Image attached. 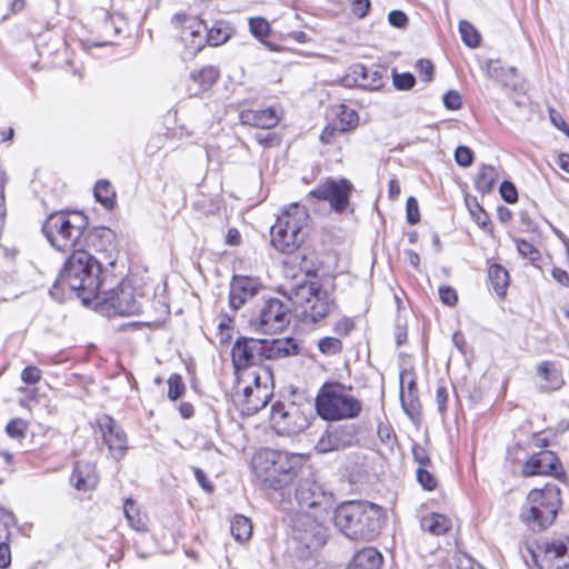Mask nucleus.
Returning <instances> with one entry per match:
<instances>
[{
  "label": "nucleus",
  "mask_w": 569,
  "mask_h": 569,
  "mask_svg": "<svg viewBox=\"0 0 569 569\" xmlns=\"http://www.w3.org/2000/svg\"><path fill=\"white\" fill-rule=\"evenodd\" d=\"M104 262L84 249L73 250L63 264L54 289L68 288L84 305L93 301L104 284Z\"/></svg>",
  "instance_id": "obj_1"
},
{
  "label": "nucleus",
  "mask_w": 569,
  "mask_h": 569,
  "mask_svg": "<svg viewBox=\"0 0 569 569\" xmlns=\"http://www.w3.org/2000/svg\"><path fill=\"white\" fill-rule=\"evenodd\" d=\"M383 509L372 502L350 500L333 512L337 529L350 540L371 541L381 531Z\"/></svg>",
  "instance_id": "obj_2"
},
{
  "label": "nucleus",
  "mask_w": 569,
  "mask_h": 569,
  "mask_svg": "<svg viewBox=\"0 0 569 569\" xmlns=\"http://www.w3.org/2000/svg\"><path fill=\"white\" fill-rule=\"evenodd\" d=\"M252 467L261 483L274 491L290 486L302 467V457L286 451L263 449L252 459Z\"/></svg>",
  "instance_id": "obj_3"
},
{
  "label": "nucleus",
  "mask_w": 569,
  "mask_h": 569,
  "mask_svg": "<svg viewBox=\"0 0 569 569\" xmlns=\"http://www.w3.org/2000/svg\"><path fill=\"white\" fill-rule=\"evenodd\" d=\"M309 219L306 207L299 203L286 207L271 227L272 246L283 253L295 252L309 233Z\"/></svg>",
  "instance_id": "obj_4"
},
{
  "label": "nucleus",
  "mask_w": 569,
  "mask_h": 569,
  "mask_svg": "<svg viewBox=\"0 0 569 569\" xmlns=\"http://www.w3.org/2000/svg\"><path fill=\"white\" fill-rule=\"evenodd\" d=\"M88 219L81 212H56L50 214L42 231L50 244L59 251L72 252L83 242Z\"/></svg>",
  "instance_id": "obj_5"
},
{
  "label": "nucleus",
  "mask_w": 569,
  "mask_h": 569,
  "mask_svg": "<svg viewBox=\"0 0 569 569\" xmlns=\"http://www.w3.org/2000/svg\"><path fill=\"white\" fill-rule=\"evenodd\" d=\"M561 505L560 489L556 483L532 489L521 511V520L532 530H542L556 519Z\"/></svg>",
  "instance_id": "obj_6"
},
{
  "label": "nucleus",
  "mask_w": 569,
  "mask_h": 569,
  "mask_svg": "<svg viewBox=\"0 0 569 569\" xmlns=\"http://www.w3.org/2000/svg\"><path fill=\"white\" fill-rule=\"evenodd\" d=\"M316 408L326 420H342L358 417L362 405L351 395L350 388L341 383H326L317 396Z\"/></svg>",
  "instance_id": "obj_7"
},
{
  "label": "nucleus",
  "mask_w": 569,
  "mask_h": 569,
  "mask_svg": "<svg viewBox=\"0 0 569 569\" xmlns=\"http://www.w3.org/2000/svg\"><path fill=\"white\" fill-rule=\"evenodd\" d=\"M289 299L303 309L306 317L317 322L325 318L333 308L335 301L327 291L315 282H303L290 289Z\"/></svg>",
  "instance_id": "obj_8"
},
{
  "label": "nucleus",
  "mask_w": 569,
  "mask_h": 569,
  "mask_svg": "<svg viewBox=\"0 0 569 569\" xmlns=\"http://www.w3.org/2000/svg\"><path fill=\"white\" fill-rule=\"evenodd\" d=\"M106 283L93 298L104 310L119 316H133L141 311V296L127 280H122L116 288L106 289Z\"/></svg>",
  "instance_id": "obj_9"
},
{
  "label": "nucleus",
  "mask_w": 569,
  "mask_h": 569,
  "mask_svg": "<svg viewBox=\"0 0 569 569\" xmlns=\"http://www.w3.org/2000/svg\"><path fill=\"white\" fill-rule=\"evenodd\" d=\"M246 375L250 382L243 387L242 392L237 397L242 412L253 415L264 408L272 396L269 386L271 373L269 370L262 369L261 372L249 370Z\"/></svg>",
  "instance_id": "obj_10"
},
{
  "label": "nucleus",
  "mask_w": 569,
  "mask_h": 569,
  "mask_svg": "<svg viewBox=\"0 0 569 569\" xmlns=\"http://www.w3.org/2000/svg\"><path fill=\"white\" fill-rule=\"evenodd\" d=\"M323 512H301L293 519V537L307 549L316 551L327 541V528L323 525Z\"/></svg>",
  "instance_id": "obj_11"
},
{
  "label": "nucleus",
  "mask_w": 569,
  "mask_h": 569,
  "mask_svg": "<svg viewBox=\"0 0 569 569\" xmlns=\"http://www.w3.org/2000/svg\"><path fill=\"white\" fill-rule=\"evenodd\" d=\"M539 569H569V538L560 537L541 542L532 551Z\"/></svg>",
  "instance_id": "obj_12"
},
{
  "label": "nucleus",
  "mask_w": 569,
  "mask_h": 569,
  "mask_svg": "<svg viewBox=\"0 0 569 569\" xmlns=\"http://www.w3.org/2000/svg\"><path fill=\"white\" fill-rule=\"evenodd\" d=\"M116 234L107 227H94L86 231L80 249L88 250L104 262V267H114L117 261Z\"/></svg>",
  "instance_id": "obj_13"
},
{
  "label": "nucleus",
  "mask_w": 569,
  "mask_h": 569,
  "mask_svg": "<svg viewBox=\"0 0 569 569\" xmlns=\"http://www.w3.org/2000/svg\"><path fill=\"white\" fill-rule=\"evenodd\" d=\"M172 23L180 29V40L190 56L197 54L207 44L204 33L207 24L198 17L177 13L172 17Z\"/></svg>",
  "instance_id": "obj_14"
},
{
  "label": "nucleus",
  "mask_w": 569,
  "mask_h": 569,
  "mask_svg": "<svg viewBox=\"0 0 569 569\" xmlns=\"http://www.w3.org/2000/svg\"><path fill=\"white\" fill-rule=\"evenodd\" d=\"M353 186L347 179H327L323 183L310 191L309 196L318 200L328 201L336 212H343L349 206V198Z\"/></svg>",
  "instance_id": "obj_15"
},
{
  "label": "nucleus",
  "mask_w": 569,
  "mask_h": 569,
  "mask_svg": "<svg viewBox=\"0 0 569 569\" xmlns=\"http://www.w3.org/2000/svg\"><path fill=\"white\" fill-rule=\"evenodd\" d=\"M358 442V428L355 425H339L329 428L318 440L316 450L327 453L343 450Z\"/></svg>",
  "instance_id": "obj_16"
},
{
  "label": "nucleus",
  "mask_w": 569,
  "mask_h": 569,
  "mask_svg": "<svg viewBox=\"0 0 569 569\" xmlns=\"http://www.w3.org/2000/svg\"><path fill=\"white\" fill-rule=\"evenodd\" d=\"M271 421L279 433L287 436L300 433L309 426L307 416L295 406H273Z\"/></svg>",
  "instance_id": "obj_17"
},
{
  "label": "nucleus",
  "mask_w": 569,
  "mask_h": 569,
  "mask_svg": "<svg viewBox=\"0 0 569 569\" xmlns=\"http://www.w3.org/2000/svg\"><path fill=\"white\" fill-rule=\"evenodd\" d=\"M290 309L278 298L268 299L259 313L258 328L264 333H277L290 321Z\"/></svg>",
  "instance_id": "obj_18"
},
{
  "label": "nucleus",
  "mask_w": 569,
  "mask_h": 569,
  "mask_svg": "<svg viewBox=\"0 0 569 569\" xmlns=\"http://www.w3.org/2000/svg\"><path fill=\"white\" fill-rule=\"evenodd\" d=\"M296 499L301 508L316 509L317 512H327L331 505V495H327L322 487L312 479H303L296 489Z\"/></svg>",
  "instance_id": "obj_19"
},
{
  "label": "nucleus",
  "mask_w": 569,
  "mask_h": 569,
  "mask_svg": "<svg viewBox=\"0 0 569 569\" xmlns=\"http://www.w3.org/2000/svg\"><path fill=\"white\" fill-rule=\"evenodd\" d=\"M98 425L111 456L116 460L123 458L128 450V440L122 428L110 416L101 417Z\"/></svg>",
  "instance_id": "obj_20"
},
{
  "label": "nucleus",
  "mask_w": 569,
  "mask_h": 569,
  "mask_svg": "<svg viewBox=\"0 0 569 569\" xmlns=\"http://www.w3.org/2000/svg\"><path fill=\"white\" fill-rule=\"evenodd\" d=\"M262 284L258 278L233 276L230 282L229 301L234 310L240 309L247 301L258 295Z\"/></svg>",
  "instance_id": "obj_21"
},
{
  "label": "nucleus",
  "mask_w": 569,
  "mask_h": 569,
  "mask_svg": "<svg viewBox=\"0 0 569 569\" xmlns=\"http://www.w3.org/2000/svg\"><path fill=\"white\" fill-rule=\"evenodd\" d=\"M522 473L525 476L549 475L559 477L562 473V467L552 451L543 450L532 455L526 461Z\"/></svg>",
  "instance_id": "obj_22"
},
{
  "label": "nucleus",
  "mask_w": 569,
  "mask_h": 569,
  "mask_svg": "<svg viewBox=\"0 0 569 569\" xmlns=\"http://www.w3.org/2000/svg\"><path fill=\"white\" fill-rule=\"evenodd\" d=\"M260 342L254 338H239L232 347V362L236 370L260 363Z\"/></svg>",
  "instance_id": "obj_23"
},
{
  "label": "nucleus",
  "mask_w": 569,
  "mask_h": 569,
  "mask_svg": "<svg viewBox=\"0 0 569 569\" xmlns=\"http://www.w3.org/2000/svg\"><path fill=\"white\" fill-rule=\"evenodd\" d=\"M260 363L263 360L282 359L299 353V346L293 338L259 339Z\"/></svg>",
  "instance_id": "obj_24"
},
{
  "label": "nucleus",
  "mask_w": 569,
  "mask_h": 569,
  "mask_svg": "<svg viewBox=\"0 0 569 569\" xmlns=\"http://www.w3.org/2000/svg\"><path fill=\"white\" fill-rule=\"evenodd\" d=\"M239 120L243 126L271 129L278 124L280 119L274 109L267 108L262 110H242L239 113Z\"/></svg>",
  "instance_id": "obj_25"
},
{
  "label": "nucleus",
  "mask_w": 569,
  "mask_h": 569,
  "mask_svg": "<svg viewBox=\"0 0 569 569\" xmlns=\"http://www.w3.org/2000/svg\"><path fill=\"white\" fill-rule=\"evenodd\" d=\"M70 481L79 491H89L94 489L99 481L96 467L90 462H77Z\"/></svg>",
  "instance_id": "obj_26"
},
{
  "label": "nucleus",
  "mask_w": 569,
  "mask_h": 569,
  "mask_svg": "<svg viewBox=\"0 0 569 569\" xmlns=\"http://www.w3.org/2000/svg\"><path fill=\"white\" fill-rule=\"evenodd\" d=\"M355 81L359 87L368 90H378L383 86V71L357 64L353 68Z\"/></svg>",
  "instance_id": "obj_27"
},
{
  "label": "nucleus",
  "mask_w": 569,
  "mask_h": 569,
  "mask_svg": "<svg viewBox=\"0 0 569 569\" xmlns=\"http://www.w3.org/2000/svg\"><path fill=\"white\" fill-rule=\"evenodd\" d=\"M382 555L373 547L359 550L348 565V569H381Z\"/></svg>",
  "instance_id": "obj_28"
},
{
  "label": "nucleus",
  "mask_w": 569,
  "mask_h": 569,
  "mask_svg": "<svg viewBox=\"0 0 569 569\" xmlns=\"http://www.w3.org/2000/svg\"><path fill=\"white\" fill-rule=\"evenodd\" d=\"M538 375L546 381L543 388L546 390H557L561 387L562 372L555 362L543 361L538 366Z\"/></svg>",
  "instance_id": "obj_29"
},
{
  "label": "nucleus",
  "mask_w": 569,
  "mask_h": 569,
  "mask_svg": "<svg viewBox=\"0 0 569 569\" xmlns=\"http://www.w3.org/2000/svg\"><path fill=\"white\" fill-rule=\"evenodd\" d=\"M232 36V28L224 21L216 22L210 29L207 28L204 39L207 44L217 47L226 43Z\"/></svg>",
  "instance_id": "obj_30"
},
{
  "label": "nucleus",
  "mask_w": 569,
  "mask_h": 569,
  "mask_svg": "<svg viewBox=\"0 0 569 569\" xmlns=\"http://www.w3.org/2000/svg\"><path fill=\"white\" fill-rule=\"evenodd\" d=\"M421 528L432 535L440 536L450 530L451 520L443 515L431 513L422 518Z\"/></svg>",
  "instance_id": "obj_31"
},
{
  "label": "nucleus",
  "mask_w": 569,
  "mask_h": 569,
  "mask_svg": "<svg viewBox=\"0 0 569 569\" xmlns=\"http://www.w3.org/2000/svg\"><path fill=\"white\" fill-rule=\"evenodd\" d=\"M400 400L403 410L410 418L413 419L416 416L419 415L420 403L413 381L409 382L407 392L401 386Z\"/></svg>",
  "instance_id": "obj_32"
},
{
  "label": "nucleus",
  "mask_w": 569,
  "mask_h": 569,
  "mask_svg": "<svg viewBox=\"0 0 569 569\" xmlns=\"http://www.w3.org/2000/svg\"><path fill=\"white\" fill-rule=\"evenodd\" d=\"M335 122L340 127V132H347L355 129L359 123L358 113L346 104H340L337 111Z\"/></svg>",
  "instance_id": "obj_33"
},
{
  "label": "nucleus",
  "mask_w": 569,
  "mask_h": 569,
  "mask_svg": "<svg viewBox=\"0 0 569 569\" xmlns=\"http://www.w3.org/2000/svg\"><path fill=\"white\" fill-rule=\"evenodd\" d=\"M488 278L497 295H505L509 283L508 271L500 264H491L488 270Z\"/></svg>",
  "instance_id": "obj_34"
},
{
  "label": "nucleus",
  "mask_w": 569,
  "mask_h": 569,
  "mask_svg": "<svg viewBox=\"0 0 569 569\" xmlns=\"http://www.w3.org/2000/svg\"><path fill=\"white\" fill-rule=\"evenodd\" d=\"M498 178L497 170L492 166L483 164L476 178V188L482 193L490 192Z\"/></svg>",
  "instance_id": "obj_35"
},
{
  "label": "nucleus",
  "mask_w": 569,
  "mask_h": 569,
  "mask_svg": "<svg viewBox=\"0 0 569 569\" xmlns=\"http://www.w3.org/2000/svg\"><path fill=\"white\" fill-rule=\"evenodd\" d=\"M231 535L237 541H247L252 535V525L249 518L237 515L231 520Z\"/></svg>",
  "instance_id": "obj_36"
},
{
  "label": "nucleus",
  "mask_w": 569,
  "mask_h": 569,
  "mask_svg": "<svg viewBox=\"0 0 569 569\" xmlns=\"http://www.w3.org/2000/svg\"><path fill=\"white\" fill-rule=\"evenodd\" d=\"M94 198L107 209H111L113 207L116 192L108 180H99L96 183Z\"/></svg>",
  "instance_id": "obj_37"
},
{
  "label": "nucleus",
  "mask_w": 569,
  "mask_h": 569,
  "mask_svg": "<svg viewBox=\"0 0 569 569\" xmlns=\"http://www.w3.org/2000/svg\"><path fill=\"white\" fill-rule=\"evenodd\" d=\"M123 512L128 520V523L136 531H144L146 530V521L144 518L140 515L139 510L136 508L134 501L130 498L126 499L123 506Z\"/></svg>",
  "instance_id": "obj_38"
},
{
  "label": "nucleus",
  "mask_w": 569,
  "mask_h": 569,
  "mask_svg": "<svg viewBox=\"0 0 569 569\" xmlns=\"http://www.w3.org/2000/svg\"><path fill=\"white\" fill-rule=\"evenodd\" d=\"M190 78L201 87L208 88L218 80L219 70L216 67L207 66L198 71L191 72Z\"/></svg>",
  "instance_id": "obj_39"
},
{
  "label": "nucleus",
  "mask_w": 569,
  "mask_h": 569,
  "mask_svg": "<svg viewBox=\"0 0 569 569\" xmlns=\"http://www.w3.org/2000/svg\"><path fill=\"white\" fill-rule=\"evenodd\" d=\"M459 32L462 41L470 48H477L480 43V34L476 28L468 21L459 22Z\"/></svg>",
  "instance_id": "obj_40"
},
{
  "label": "nucleus",
  "mask_w": 569,
  "mask_h": 569,
  "mask_svg": "<svg viewBox=\"0 0 569 569\" xmlns=\"http://www.w3.org/2000/svg\"><path fill=\"white\" fill-rule=\"evenodd\" d=\"M318 349L326 356H335L341 352L342 342L337 337H325L318 341Z\"/></svg>",
  "instance_id": "obj_41"
},
{
  "label": "nucleus",
  "mask_w": 569,
  "mask_h": 569,
  "mask_svg": "<svg viewBox=\"0 0 569 569\" xmlns=\"http://www.w3.org/2000/svg\"><path fill=\"white\" fill-rule=\"evenodd\" d=\"M186 391V386L182 377L178 373H172L168 379V398L172 401L179 399Z\"/></svg>",
  "instance_id": "obj_42"
},
{
  "label": "nucleus",
  "mask_w": 569,
  "mask_h": 569,
  "mask_svg": "<svg viewBox=\"0 0 569 569\" xmlns=\"http://www.w3.org/2000/svg\"><path fill=\"white\" fill-rule=\"evenodd\" d=\"M28 430V422L21 418L12 419L6 427L7 435L12 439H23Z\"/></svg>",
  "instance_id": "obj_43"
},
{
  "label": "nucleus",
  "mask_w": 569,
  "mask_h": 569,
  "mask_svg": "<svg viewBox=\"0 0 569 569\" xmlns=\"http://www.w3.org/2000/svg\"><path fill=\"white\" fill-rule=\"evenodd\" d=\"M249 28L251 33L260 40L267 37L270 32L269 22L261 17L250 18Z\"/></svg>",
  "instance_id": "obj_44"
},
{
  "label": "nucleus",
  "mask_w": 569,
  "mask_h": 569,
  "mask_svg": "<svg viewBox=\"0 0 569 569\" xmlns=\"http://www.w3.org/2000/svg\"><path fill=\"white\" fill-rule=\"evenodd\" d=\"M516 246L519 254L531 262L540 258L539 251L530 242L523 239H516Z\"/></svg>",
  "instance_id": "obj_45"
},
{
  "label": "nucleus",
  "mask_w": 569,
  "mask_h": 569,
  "mask_svg": "<svg viewBox=\"0 0 569 569\" xmlns=\"http://www.w3.org/2000/svg\"><path fill=\"white\" fill-rule=\"evenodd\" d=\"M377 435L380 441L389 448H392L396 442V435L392 427L387 422H380L377 428Z\"/></svg>",
  "instance_id": "obj_46"
},
{
  "label": "nucleus",
  "mask_w": 569,
  "mask_h": 569,
  "mask_svg": "<svg viewBox=\"0 0 569 569\" xmlns=\"http://www.w3.org/2000/svg\"><path fill=\"white\" fill-rule=\"evenodd\" d=\"M417 480L421 485V487L428 491H432L437 487V479L435 476L422 467H418L417 469Z\"/></svg>",
  "instance_id": "obj_47"
},
{
  "label": "nucleus",
  "mask_w": 569,
  "mask_h": 569,
  "mask_svg": "<svg viewBox=\"0 0 569 569\" xmlns=\"http://www.w3.org/2000/svg\"><path fill=\"white\" fill-rule=\"evenodd\" d=\"M455 160L460 167L468 168L472 164L473 153L470 148L459 146L455 151Z\"/></svg>",
  "instance_id": "obj_48"
},
{
  "label": "nucleus",
  "mask_w": 569,
  "mask_h": 569,
  "mask_svg": "<svg viewBox=\"0 0 569 569\" xmlns=\"http://www.w3.org/2000/svg\"><path fill=\"white\" fill-rule=\"evenodd\" d=\"M415 83L416 79L409 72L393 74V84L398 90H410Z\"/></svg>",
  "instance_id": "obj_49"
},
{
  "label": "nucleus",
  "mask_w": 569,
  "mask_h": 569,
  "mask_svg": "<svg viewBox=\"0 0 569 569\" xmlns=\"http://www.w3.org/2000/svg\"><path fill=\"white\" fill-rule=\"evenodd\" d=\"M406 217L409 224H416L420 220L418 201L413 197H409L407 200Z\"/></svg>",
  "instance_id": "obj_50"
},
{
  "label": "nucleus",
  "mask_w": 569,
  "mask_h": 569,
  "mask_svg": "<svg viewBox=\"0 0 569 569\" xmlns=\"http://www.w3.org/2000/svg\"><path fill=\"white\" fill-rule=\"evenodd\" d=\"M41 378L42 372L36 366H27L21 372V380L27 385H36Z\"/></svg>",
  "instance_id": "obj_51"
},
{
  "label": "nucleus",
  "mask_w": 569,
  "mask_h": 569,
  "mask_svg": "<svg viewBox=\"0 0 569 569\" xmlns=\"http://www.w3.org/2000/svg\"><path fill=\"white\" fill-rule=\"evenodd\" d=\"M439 298L441 302L448 307H453L458 302L457 291L449 286H442L439 288Z\"/></svg>",
  "instance_id": "obj_52"
},
{
  "label": "nucleus",
  "mask_w": 569,
  "mask_h": 569,
  "mask_svg": "<svg viewBox=\"0 0 569 569\" xmlns=\"http://www.w3.org/2000/svg\"><path fill=\"white\" fill-rule=\"evenodd\" d=\"M443 104L449 110H458L462 106V99L458 91L450 90L448 91L443 98Z\"/></svg>",
  "instance_id": "obj_53"
},
{
  "label": "nucleus",
  "mask_w": 569,
  "mask_h": 569,
  "mask_svg": "<svg viewBox=\"0 0 569 569\" xmlns=\"http://www.w3.org/2000/svg\"><path fill=\"white\" fill-rule=\"evenodd\" d=\"M500 194L502 199L508 203H513L518 199V192L513 183L509 181H503L500 184Z\"/></svg>",
  "instance_id": "obj_54"
},
{
  "label": "nucleus",
  "mask_w": 569,
  "mask_h": 569,
  "mask_svg": "<svg viewBox=\"0 0 569 569\" xmlns=\"http://www.w3.org/2000/svg\"><path fill=\"white\" fill-rule=\"evenodd\" d=\"M340 132V127L333 121L325 127L320 134V140L325 144H330L335 141V138Z\"/></svg>",
  "instance_id": "obj_55"
},
{
  "label": "nucleus",
  "mask_w": 569,
  "mask_h": 569,
  "mask_svg": "<svg viewBox=\"0 0 569 569\" xmlns=\"http://www.w3.org/2000/svg\"><path fill=\"white\" fill-rule=\"evenodd\" d=\"M412 456L415 461L419 465V467L425 468L430 465V458L427 453V450L421 445L413 443Z\"/></svg>",
  "instance_id": "obj_56"
},
{
  "label": "nucleus",
  "mask_w": 569,
  "mask_h": 569,
  "mask_svg": "<svg viewBox=\"0 0 569 569\" xmlns=\"http://www.w3.org/2000/svg\"><path fill=\"white\" fill-rule=\"evenodd\" d=\"M388 21L392 27L405 29L408 26V17L401 10H393L388 14Z\"/></svg>",
  "instance_id": "obj_57"
},
{
  "label": "nucleus",
  "mask_w": 569,
  "mask_h": 569,
  "mask_svg": "<svg viewBox=\"0 0 569 569\" xmlns=\"http://www.w3.org/2000/svg\"><path fill=\"white\" fill-rule=\"evenodd\" d=\"M353 328L352 319L342 317L336 322L333 330L339 337H346Z\"/></svg>",
  "instance_id": "obj_58"
},
{
  "label": "nucleus",
  "mask_w": 569,
  "mask_h": 569,
  "mask_svg": "<svg viewBox=\"0 0 569 569\" xmlns=\"http://www.w3.org/2000/svg\"><path fill=\"white\" fill-rule=\"evenodd\" d=\"M416 68L426 82L432 79L433 66L431 61L421 59L417 62Z\"/></svg>",
  "instance_id": "obj_59"
},
{
  "label": "nucleus",
  "mask_w": 569,
  "mask_h": 569,
  "mask_svg": "<svg viewBox=\"0 0 569 569\" xmlns=\"http://www.w3.org/2000/svg\"><path fill=\"white\" fill-rule=\"evenodd\" d=\"M458 568L459 569H485L479 562H477L473 558L468 555H461L458 558Z\"/></svg>",
  "instance_id": "obj_60"
},
{
  "label": "nucleus",
  "mask_w": 569,
  "mask_h": 569,
  "mask_svg": "<svg viewBox=\"0 0 569 569\" xmlns=\"http://www.w3.org/2000/svg\"><path fill=\"white\" fill-rule=\"evenodd\" d=\"M370 8L369 0H353L352 1V12L359 18H363Z\"/></svg>",
  "instance_id": "obj_61"
},
{
  "label": "nucleus",
  "mask_w": 569,
  "mask_h": 569,
  "mask_svg": "<svg viewBox=\"0 0 569 569\" xmlns=\"http://www.w3.org/2000/svg\"><path fill=\"white\" fill-rule=\"evenodd\" d=\"M11 563V550L7 542H0V568L4 569Z\"/></svg>",
  "instance_id": "obj_62"
},
{
  "label": "nucleus",
  "mask_w": 569,
  "mask_h": 569,
  "mask_svg": "<svg viewBox=\"0 0 569 569\" xmlns=\"http://www.w3.org/2000/svg\"><path fill=\"white\" fill-rule=\"evenodd\" d=\"M254 139L260 146L263 147H272L278 143V138L273 133H257Z\"/></svg>",
  "instance_id": "obj_63"
},
{
  "label": "nucleus",
  "mask_w": 569,
  "mask_h": 569,
  "mask_svg": "<svg viewBox=\"0 0 569 569\" xmlns=\"http://www.w3.org/2000/svg\"><path fill=\"white\" fill-rule=\"evenodd\" d=\"M551 276L560 284H562L565 287H569V274L566 270H563L559 267H555L551 270Z\"/></svg>",
  "instance_id": "obj_64"
}]
</instances>
